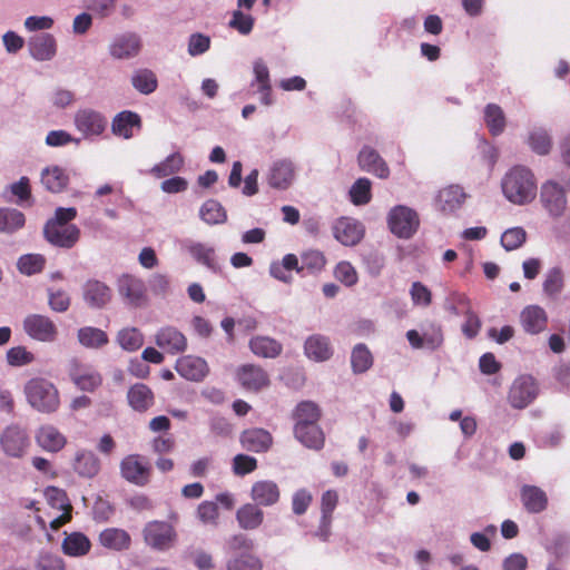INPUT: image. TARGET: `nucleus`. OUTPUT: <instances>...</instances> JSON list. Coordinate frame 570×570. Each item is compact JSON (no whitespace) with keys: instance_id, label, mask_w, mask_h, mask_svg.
<instances>
[{"instance_id":"nucleus-2","label":"nucleus","mask_w":570,"mask_h":570,"mask_svg":"<svg viewBox=\"0 0 570 570\" xmlns=\"http://www.w3.org/2000/svg\"><path fill=\"white\" fill-rule=\"evenodd\" d=\"M504 197L515 205L531 203L537 196V179L533 173L521 165L512 167L502 178Z\"/></svg>"},{"instance_id":"nucleus-32","label":"nucleus","mask_w":570,"mask_h":570,"mask_svg":"<svg viewBox=\"0 0 570 570\" xmlns=\"http://www.w3.org/2000/svg\"><path fill=\"white\" fill-rule=\"evenodd\" d=\"M140 41L136 35H122L110 45V55L116 59H128L138 55Z\"/></svg>"},{"instance_id":"nucleus-63","label":"nucleus","mask_w":570,"mask_h":570,"mask_svg":"<svg viewBox=\"0 0 570 570\" xmlns=\"http://www.w3.org/2000/svg\"><path fill=\"white\" fill-rule=\"evenodd\" d=\"M257 469V460L247 454H237L233 459V471L236 475H246Z\"/></svg>"},{"instance_id":"nucleus-35","label":"nucleus","mask_w":570,"mask_h":570,"mask_svg":"<svg viewBox=\"0 0 570 570\" xmlns=\"http://www.w3.org/2000/svg\"><path fill=\"white\" fill-rule=\"evenodd\" d=\"M236 520L242 529L255 530L263 523L264 512L258 505L246 503L237 510Z\"/></svg>"},{"instance_id":"nucleus-42","label":"nucleus","mask_w":570,"mask_h":570,"mask_svg":"<svg viewBox=\"0 0 570 570\" xmlns=\"http://www.w3.org/2000/svg\"><path fill=\"white\" fill-rule=\"evenodd\" d=\"M26 223L24 214L16 208L0 207V232L12 234L22 228Z\"/></svg>"},{"instance_id":"nucleus-62","label":"nucleus","mask_w":570,"mask_h":570,"mask_svg":"<svg viewBox=\"0 0 570 570\" xmlns=\"http://www.w3.org/2000/svg\"><path fill=\"white\" fill-rule=\"evenodd\" d=\"M35 360L31 352L24 346H14L7 352V361L11 366H23L30 364Z\"/></svg>"},{"instance_id":"nucleus-5","label":"nucleus","mask_w":570,"mask_h":570,"mask_svg":"<svg viewBox=\"0 0 570 570\" xmlns=\"http://www.w3.org/2000/svg\"><path fill=\"white\" fill-rule=\"evenodd\" d=\"M387 224L395 236L407 239L417 230L420 219L412 208L397 205L390 210Z\"/></svg>"},{"instance_id":"nucleus-19","label":"nucleus","mask_w":570,"mask_h":570,"mask_svg":"<svg viewBox=\"0 0 570 570\" xmlns=\"http://www.w3.org/2000/svg\"><path fill=\"white\" fill-rule=\"evenodd\" d=\"M239 441L245 450L262 453L269 450L273 444V436L265 429L252 428L242 432Z\"/></svg>"},{"instance_id":"nucleus-16","label":"nucleus","mask_w":570,"mask_h":570,"mask_svg":"<svg viewBox=\"0 0 570 570\" xmlns=\"http://www.w3.org/2000/svg\"><path fill=\"white\" fill-rule=\"evenodd\" d=\"M175 370L180 376L195 382L203 381L209 372L207 362L202 357L193 355L178 358Z\"/></svg>"},{"instance_id":"nucleus-44","label":"nucleus","mask_w":570,"mask_h":570,"mask_svg":"<svg viewBox=\"0 0 570 570\" xmlns=\"http://www.w3.org/2000/svg\"><path fill=\"white\" fill-rule=\"evenodd\" d=\"M132 87L142 95H149L157 89L158 80L149 69L136 70L131 77Z\"/></svg>"},{"instance_id":"nucleus-6","label":"nucleus","mask_w":570,"mask_h":570,"mask_svg":"<svg viewBox=\"0 0 570 570\" xmlns=\"http://www.w3.org/2000/svg\"><path fill=\"white\" fill-rule=\"evenodd\" d=\"M73 125L83 139L101 136L108 126L106 116L92 108H80L73 116Z\"/></svg>"},{"instance_id":"nucleus-18","label":"nucleus","mask_w":570,"mask_h":570,"mask_svg":"<svg viewBox=\"0 0 570 570\" xmlns=\"http://www.w3.org/2000/svg\"><path fill=\"white\" fill-rule=\"evenodd\" d=\"M35 439L38 446L51 453L61 451L67 444V438L51 424L41 425L37 430Z\"/></svg>"},{"instance_id":"nucleus-25","label":"nucleus","mask_w":570,"mask_h":570,"mask_svg":"<svg viewBox=\"0 0 570 570\" xmlns=\"http://www.w3.org/2000/svg\"><path fill=\"white\" fill-rule=\"evenodd\" d=\"M520 321L527 333L539 334L547 328L548 315L542 307L530 305L521 312Z\"/></svg>"},{"instance_id":"nucleus-48","label":"nucleus","mask_w":570,"mask_h":570,"mask_svg":"<svg viewBox=\"0 0 570 570\" xmlns=\"http://www.w3.org/2000/svg\"><path fill=\"white\" fill-rule=\"evenodd\" d=\"M227 570H262L263 562L254 553H239L227 561Z\"/></svg>"},{"instance_id":"nucleus-31","label":"nucleus","mask_w":570,"mask_h":570,"mask_svg":"<svg viewBox=\"0 0 570 570\" xmlns=\"http://www.w3.org/2000/svg\"><path fill=\"white\" fill-rule=\"evenodd\" d=\"M268 184L276 189H286L294 179V167L291 161L278 160L273 164L268 174Z\"/></svg>"},{"instance_id":"nucleus-12","label":"nucleus","mask_w":570,"mask_h":570,"mask_svg":"<svg viewBox=\"0 0 570 570\" xmlns=\"http://www.w3.org/2000/svg\"><path fill=\"white\" fill-rule=\"evenodd\" d=\"M24 332L33 340L53 342L58 335L55 323L45 315L31 314L23 321Z\"/></svg>"},{"instance_id":"nucleus-17","label":"nucleus","mask_w":570,"mask_h":570,"mask_svg":"<svg viewBox=\"0 0 570 570\" xmlns=\"http://www.w3.org/2000/svg\"><path fill=\"white\" fill-rule=\"evenodd\" d=\"M362 170L371 173L381 179L390 176V168L385 160L372 147L364 146L357 157Z\"/></svg>"},{"instance_id":"nucleus-59","label":"nucleus","mask_w":570,"mask_h":570,"mask_svg":"<svg viewBox=\"0 0 570 570\" xmlns=\"http://www.w3.org/2000/svg\"><path fill=\"white\" fill-rule=\"evenodd\" d=\"M197 518L204 524L216 525L219 518L218 505L213 501H203L197 508Z\"/></svg>"},{"instance_id":"nucleus-1","label":"nucleus","mask_w":570,"mask_h":570,"mask_svg":"<svg viewBox=\"0 0 570 570\" xmlns=\"http://www.w3.org/2000/svg\"><path fill=\"white\" fill-rule=\"evenodd\" d=\"M77 214L75 207H58L53 217L49 218L43 226L45 239L60 248H72L80 238V229L71 224Z\"/></svg>"},{"instance_id":"nucleus-51","label":"nucleus","mask_w":570,"mask_h":570,"mask_svg":"<svg viewBox=\"0 0 570 570\" xmlns=\"http://www.w3.org/2000/svg\"><path fill=\"white\" fill-rule=\"evenodd\" d=\"M564 286V276L563 272L560 267H552L548 271L544 282H543V292L549 297H557Z\"/></svg>"},{"instance_id":"nucleus-11","label":"nucleus","mask_w":570,"mask_h":570,"mask_svg":"<svg viewBox=\"0 0 570 570\" xmlns=\"http://www.w3.org/2000/svg\"><path fill=\"white\" fill-rule=\"evenodd\" d=\"M538 395V385L535 380L530 375H522L512 383L508 400L512 407L524 409Z\"/></svg>"},{"instance_id":"nucleus-40","label":"nucleus","mask_w":570,"mask_h":570,"mask_svg":"<svg viewBox=\"0 0 570 570\" xmlns=\"http://www.w3.org/2000/svg\"><path fill=\"white\" fill-rule=\"evenodd\" d=\"M484 121L492 136L501 135L507 125L504 111L497 104H488L484 108Z\"/></svg>"},{"instance_id":"nucleus-7","label":"nucleus","mask_w":570,"mask_h":570,"mask_svg":"<svg viewBox=\"0 0 570 570\" xmlns=\"http://www.w3.org/2000/svg\"><path fill=\"white\" fill-rule=\"evenodd\" d=\"M0 446L8 456L22 458L30 446L27 431L16 424L7 426L0 434Z\"/></svg>"},{"instance_id":"nucleus-15","label":"nucleus","mask_w":570,"mask_h":570,"mask_svg":"<svg viewBox=\"0 0 570 570\" xmlns=\"http://www.w3.org/2000/svg\"><path fill=\"white\" fill-rule=\"evenodd\" d=\"M333 235L344 246H354L363 238L364 228L356 219L341 217L333 225Z\"/></svg>"},{"instance_id":"nucleus-41","label":"nucleus","mask_w":570,"mask_h":570,"mask_svg":"<svg viewBox=\"0 0 570 570\" xmlns=\"http://www.w3.org/2000/svg\"><path fill=\"white\" fill-rule=\"evenodd\" d=\"M77 336L79 343L88 348H100L109 342V337L105 331L92 326L79 328Z\"/></svg>"},{"instance_id":"nucleus-30","label":"nucleus","mask_w":570,"mask_h":570,"mask_svg":"<svg viewBox=\"0 0 570 570\" xmlns=\"http://www.w3.org/2000/svg\"><path fill=\"white\" fill-rule=\"evenodd\" d=\"M520 497L524 509L529 513H540L548 507V497L546 492L535 485H523Z\"/></svg>"},{"instance_id":"nucleus-52","label":"nucleus","mask_w":570,"mask_h":570,"mask_svg":"<svg viewBox=\"0 0 570 570\" xmlns=\"http://www.w3.org/2000/svg\"><path fill=\"white\" fill-rule=\"evenodd\" d=\"M117 342L119 343L121 348L128 352H135L142 346L144 336L135 327L124 328L118 332Z\"/></svg>"},{"instance_id":"nucleus-36","label":"nucleus","mask_w":570,"mask_h":570,"mask_svg":"<svg viewBox=\"0 0 570 570\" xmlns=\"http://www.w3.org/2000/svg\"><path fill=\"white\" fill-rule=\"evenodd\" d=\"M250 351L261 357L275 358L282 351V344L268 336H255L249 341Z\"/></svg>"},{"instance_id":"nucleus-39","label":"nucleus","mask_w":570,"mask_h":570,"mask_svg":"<svg viewBox=\"0 0 570 570\" xmlns=\"http://www.w3.org/2000/svg\"><path fill=\"white\" fill-rule=\"evenodd\" d=\"M295 438L306 448L321 450L325 443V435L318 423L307 425L302 431L294 432Z\"/></svg>"},{"instance_id":"nucleus-55","label":"nucleus","mask_w":570,"mask_h":570,"mask_svg":"<svg viewBox=\"0 0 570 570\" xmlns=\"http://www.w3.org/2000/svg\"><path fill=\"white\" fill-rule=\"evenodd\" d=\"M48 504L59 511L72 510V505L65 490L56 487H48L45 491Z\"/></svg>"},{"instance_id":"nucleus-47","label":"nucleus","mask_w":570,"mask_h":570,"mask_svg":"<svg viewBox=\"0 0 570 570\" xmlns=\"http://www.w3.org/2000/svg\"><path fill=\"white\" fill-rule=\"evenodd\" d=\"M326 257L323 252L317 249H309L302 254V265L299 269L303 273L317 274L326 266Z\"/></svg>"},{"instance_id":"nucleus-21","label":"nucleus","mask_w":570,"mask_h":570,"mask_svg":"<svg viewBox=\"0 0 570 570\" xmlns=\"http://www.w3.org/2000/svg\"><path fill=\"white\" fill-rule=\"evenodd\" d=\"M322 416L320 406L313 401L299 402L292 412L294 421V432L302 431L307 425L318 423Z\"/></svg>"},{"instance_id":"nucleus-46","label":"nucleus","mask_w":570,"mask_h":570,"mask_svg":"<svg viewBox=\"0 0 570 570\" xmlns=\"http://www.w3.org/2000/svg\"><path fill=\"white\" fill-rule=\"evenodd\" d=\"M183 166L184 157L179 153H174L161 163L155 165L150 169V174L157 178H163L178 173Z\"/></svg>"},{"instance_id":"nucleus-54","label":"nucleus","mask_w":570,"mask_h":570,"mask_svg":"<svg viewBox=\"0 0 570 570\" xmlns=\"http://www.w3.org/2000/svg\"><path fill=\"white\" fill-rule=\"evenodd\" d=\"M10 191L17 197V204L20 206L31 207L33 198L31 195V187L28 177H21L17 183L10 185Z\"/></svg>"},{"instance_id":"nucleus-3","label":"nucleus","mask_w":570,"mask_h":570,"mask_svg":"<svg viewBox=\"0 0 570 570\" xmlns=\"http://www.w3.org/2000/svg\"><path fill=\"white\" fill-rule=\"evenodd\" d=\"M28 403L41 413H53L60 406L59 392L56 385L42 377H33L24 385Z\"/></svg>"},{"instance_id":"nucleus-50","label":"nucleus","mask_w":570,"mask_h":570,"mask_svg":"<svg viewBox=\"0 0 570 570\" xmlns=\"http://www.w3.org/2000/svg\"><path fill=\"white\" fill-rule=\"evenodd\" d=\"M371 180L368 178H358L350 189L351 202L356 206L366 205L372 199Z\"/></svg>"},{"instance_id":"nucleus-24","label":"nucleus","mask_w":570,"mask_h":570,"mask_svg":"<svg viewBox=\"0 0 570 570\" xmlns=\"http://www.w3.org/2000/svg\"><path fill=\"white\" fill-rule=\"evenodd\" d=\"M253 72L254 79L250 86L257 87V91L261 94L262 104L271 106L273 104V97L268 67L262 59H258L254 62Z\"/></svg>"},{"instance_id":"nucleus-27","label":"nucleus","mask_w":570,"mask_h":570,"mask_svg":"<svg viewBox=\"0 0 570 570\" xmlns=\"http://www.w3.org/2000/svg\"><path fill=\"white\" fill-rule=\"evenodd\" d=\"M465 200L463 188L458 185H450L441 189L436 196V205L444 214L454 213Z\"/></svg>"},{"instance_id":"nucleus-38","label":"nucleus","mask_w":570,"mask_h":570,"mask_svg":"<svg viewBox=\"0 0 570 570\" xmlns=\"http://www.w3.org/2000/svg\"><path fill=\"white\" fill-rule=\"evenodd\" d=\"M90 540L81 532L67 534L62 541V551L70 557L86 556L90 551Z\"/></svg>"},{"instance_id":"nucleus-22","label":"nucleus","mask_w":570,"mask_h":570,"mask_svg":"<svg viewBox=\"0 0 570 570\" xmlns=\"http://www.w3.org/2000/svg\"><path fill=\"white\" fill-rule=\"evenodd\" d=\"M281 491L278 485L271 480L256 481L250 490V498L256 505L271 507L278 502Z\"/></svg>"},{"instance_id":"nucleus-37","label":"nucleus","mask_w":570,"mask_h":570,"mask_svg":"<svg viewBox=\"0 0 570 570\" xmlns=\"http://www.w3.org/2000/svg\"><path fill=\"white\" fill-rule=\"evenodd\" d=\"M41 183L47 190L61 193L68 186L69 176L62 168L52 166L42 170Z\"/></svg>"},{"instance_id":"nucleus-34","label":"nucleus","mask_w":570,"mask_h":570,"mask_svg":"<svg viewBox=\"0 0 570 570\" xmlns=\"http://www.w3.org/2000/svg\"><path fill=\"white\" fill-rule=\"evenodd\" d=\"M73 470L82 478H94L100 470L99 459L90 451H79L73 461Z\"/></svg>"},{"instance_id":"nucleus-8","label":"nucleus","mask_w":570,"mask_h":570,"mask_svg":"<svg viewBox=\"0 0 570 570\" xmlns=\"http://www.w3.org/2000/svg\"><path fill=\"white\" fill-rule=\"evenodd\" d=\"M68 375L81 391L94 392L102 384V376L94 366L77 360L69 363Z\"/></svg>"},{"instance_id":"nucleus-20","label":"nucleus","mask_w":570,"mask_h":570,"mask_svg":"<svg viewBox=\"0 0 570 570\" xmlns=\"http://www.w3.org/2000/svg\"><path fill=\"white\" fill-rule=\"evenodd\" d=\"M82 296L87 305L101 308L111 299V289L98 279H89L82 287Z\"/></svg>"},{"instance_id":"nucleus-10","label":"nucleus","mask_w":570,"mask_h":570,"mask_svg":"<svg viewBox=\"0 0 570 570\" xmlns=\"http://www.w3.org/2000/svg\"><path fill=\"white\" fill-rule=\"evenodd\" d=\"M540 202L552 217L562 216L568 204L564 188L554 180H548L541 185Z\"/></svg>"},{"instance_id":"nucleus-23","label":"nucleus","mask_w":570,"mask_h":570,"mask_svg":"<svg viewBox=\"0 0 570 570\" xmlns=\"http://www.w3.org/2000/svg\"><path fill=\"white\" fill-rule=\"evenodd\" d=\"M141 128V118L137 112L124 110L117 114L111 122V131L115 136L129 139L134 136V130Z\"/></svg>"},{"instance_id":"nucleus-58","label":"nucleus","mask_w":570,"mask_h":570,"mask_svg":"<svg viewBox=\"0 0 570 570\" xmlns=\"http://www.w3.org/2000/svg\"><path fill=\"white\" fill-rule=\"evenodd\" d=\"M334 276L345 286H353L358 281V275L354 266L346 261L340 262L334 269Z\"/></svg>"},{"instance_id":"nucleus-53","label":"nucleus","mask_w":570,"mask_h":570,"mask_svg":"<svg viewBox=\"0 0 570 570\" xmlns=\"http://www.w3.org/2000/svg\"><path fill=\"white\" fill-rule=\"evenodd\" d=\"M528 142L531 149L538 155H547L550 153L552 141L544 129H534L530 132Z\"/></svg>"},{"instance_id":"nucleus-43","label":"nucleus","mask_w":570,"mask_h":570,"mask_svg":"<svg viewBox=\"0 0 570 570\" xmlns=\"http://www.w3.org/2000/svg\"><path fill=\"white\" fill-rule=\"evenodd\" d=\"M101 546L117 551L130 546V535L120 529H106L99 535Z\"/></svg>"},{"instance_id":"nucleus-33","label":"nucleus","mask_w":570,"mask_h":570,"mask_svg":"<svg viewBox=\"0 0 570 570\" xmlns=\"http://www.w3.org/2000/svg\"><path fill=\"white\" fill-rule=\"evenodd\" d=\"M29 51L37 60H50L56 55V40L49 33L35 36L29 41Z\"/></svg>"},{"instance_id":"nucleus-56","label":"nucleus","mask_w":570,"mask_h":570,"mask_svg":"<svg viewBox=\"0 0 570 570\" xmlns=\"http://www.w3.org/2000/svg\"><path fill=\"white\" fill-rule=\"evenodd\" d=\"M46 259L40 254L23 255L18 261V268L22 274L32 275L39 273L45 267Z\"/></svg>"},{"instance_id":"nucleus-45","label":"nucleus","mask_w":570,"mask_h":570,"mask_svg":"<svg viewBox=\"0 0 570 570\" xmlns=\"http://www.w3.org/2000/svg\"><path fill=\"white\" fill-rule=\"evenodd\" d=\"M200 218L208 225L223 224L227 219L224 207L217 200H206L199 210Z\"/></svg>"},{"instance_id":"nucleus-4","label":"nucleus","mask_w":570,"mask_h":570,"mask_svg":"<svg viewBox=\"0 0 570 570\" xmlns=\"http://www.w3.org/2000/svg\"><path fill=\"white\" fill-rule=\"evenodd\" d=\"M142 538L145 543L153 550L167 551L175 547L177 532L171 523L154 520L145 524Z\"/></svg>"},{"instance_id":"nucleus-26","label":"nucleus","mask_w":570,"mask_h":570,"mask_svg":"<svg viewBox=\"0 0 570 570\" xmlns=\"http://www.w3.org/2000/svg\"><path fill=\"white\" fill-rule=\"evenodd\" d=\"M156 344L167 353L177 354L186 350L187 340L175 327H165L157 333Z\"/></svg>"},{"instance_id":"nucleus-64","label":"nucleus","mask_w":570,"mask_h":570,"mask_svg":"<svg viewBox=\"0 0 570 570\" xmlns=\"http://www.w3.org/2000/svg\"><path fill=\"white\" fill-rule=\"evenodd\" d=\"M189 252L202 264L210 268L215 267V250L212 247L197 243L189 247Z\"/></svg>"},{"instance_id":"nucleus-9","label":"nucleus","mask_w":570,"mask_h":570,"mask_svg":"<svg viewBox=\"0 0 570 570\" xmlns=\"http://www.w3.org/2000/svg\"><path fill=\"white\" fill-rule=\"evenodd\" d=\"M121 475L130 483L145 487L150 482L151 466L146 459L139 454H130L120 463Z\"/></svg>"},{"instance_id":"nucleus-13","label":"nucleus","mask_w":570,"mask_h":570,"mask_svg":"<svg viewBox=\"0 0 570 570\" xmlns=\"http://www.w3.org/2000/svg\"><path fill=\"white\" fill-rule=\"evenodd\" d=\"M117 286L127 304L138 307L147 302L146 286L142 279L124 274L118 278Z\"/></svg>"},{"instance_id":"nucleus-61","label":"nucleus","mask_w":570,"mask_h":570,"mask_svg":"<svg viewBox=\"0 0 570 570\" xmlns=\"http://www.w3.org/2000/svg\"><path fill=\"white\" fill-rule=\"evenodd\" d=\"M411 299L414 305L428 307L432 303V293L421 282H414L410 289Z\"/></svg>"},{"instance_id":"nucleus-28","label":"nucleus","mask_w":570,"mask_h":570,"mask_svg":"<svg viewBox=\"0 0 570 570\" xmlns=\"http://www.w3.org/2000/svg\"><path fill=\"white\" fill-rule=\"evenodd\" d=\"M130 407L137 412H147L155 403L154 392L144 383H136L127 392Z\"/></svg>"},{"instance_id":"nucleus-29","label":"nucleus","mask_w":570,"mask_h":570,"mask_svg":"<svg viewBox=\"0 0 570 570\" xmlns=\"http://www.w3.org/2000/svg\"><path fill=\"white\" fill-rule=\"evenodd\" d=\"M304 351L309 360L316 362L327 361L333 355V348L328 337L321 334H314L307 337L304 344Z\"/></svg>"},{"instance_id":"nucleus-49","label":"nucleus","mask_w":570,"mask_h":570,"mask_svg":"<svg viewBox=\"0 0 570 570\" xmlns=\"http://www.w3.org/2000/svg\"><path fill=\"white\" fill-rule=\"evenodd\" d=\"M373 364V357L370 350L364 344L354 346L351 355V365L354 373H364Z\"/></svg>"},{"instance_id":"nucleus-57","label":"nucleus","mask_w":570,"mask_h":570,"mask_svg":"<svg viewBox=\"0 0 570 570\" xmlns=\"http://www.w3.org/2000/svg\"><path fill=\"white\" fill-rule=\"evenodd\" d=\"M527 233L522 227L507 229L501 236V244L507 250H513L525 242Z\"/></svg>"},{"instance_id":"nucleus-60","label":"nucleus","mask_w":570,"mask_h":570,"mask_svg":"<svg viewBox=\"0 0 570 570\" xmlns=\"http://www.w3.org/2000/svg\"><path fill=\"white\" fill-rule=\"evenodd\" d=\"M71 299L62 289H48V304L57 313H63L70 307Z\"/></svg>"},{"instance_id":"nucleus-14","label":"nucleus","mask_w":570,"mask_h":570,"mask_svg":"<svg viewBox=\"0 0 570 570\" xmlns=\"http://www.w3.org/2000/svg\"><path fill=\"white\" fill-rule=\"evenodd\" d=\"M237 381L247 391L258 392L271 384L267 372L254 364H245L237 368Z\"/></svg>"}]
</instances>
